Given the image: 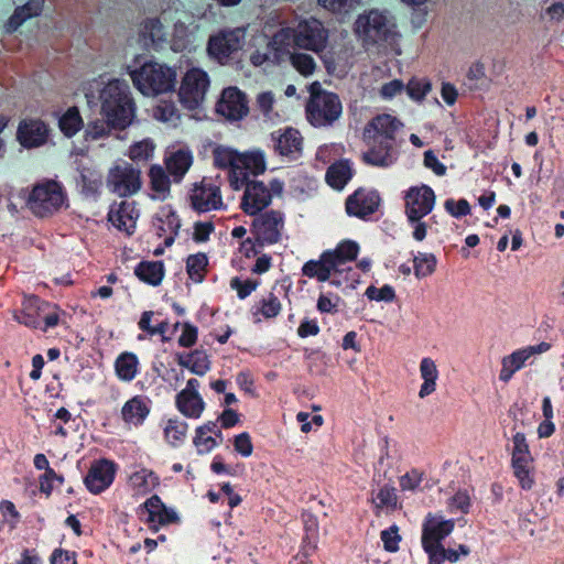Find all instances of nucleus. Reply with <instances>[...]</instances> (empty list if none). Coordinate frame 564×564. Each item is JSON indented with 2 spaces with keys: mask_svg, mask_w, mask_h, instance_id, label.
Wrapping results in <instances>:
<instances>
[{
  "mask_svg": "<svg viewBox=\"0 0 564 564\" xmlns=\"http://www.w3.org/2000/svg\"><path fill=\"white\" fill-rule=\"evenodd\" d=\"M214 164L228 171L230 186L240 189L250 175L257 176L265 171V162L260 152L238 153L236 150L217 145L213 150Z\"/></svg>",
  "mask_w": 564,
  "mask_h": 564,
  "instance_id": "f257e3e1",
  "label": "nucleus"
},
{
  "mask_svg": "<svg viewBox=\"0 0 564 564\" xmlns=\"http://www.w3.org/2000/svg\"><path fill=\"white\" fill-rule=\"evenodd\" d=\"M101 113L107 124L122 130L131 124L134 117V104L126 83L118 79L109 82L100 93Z\"/></svg>",
  "mask_w": 564,
  "mask_h": 564,
  "instance_id": "f03ea898",
  "label": "nucleus"
},
{
  "mask_svg": "<svg viewBox=\"0 0 564 564\" xmlns=\"http://www.w3.org/2000/svg\"><path fill=\"white\" fill-rule=\"evenodd\" d=\"M354 33L365 46L388 43L398 35L395 23L387 11L370 9L354 22Z\"/></svg>",
  "mask_w": 564,
  "mask_h": 564,
  "instance_id": "7ed1b4c3",
  "label": "nucleus"
},
{
  "mask_svg": "<svg viewBox=\"0 0 564 564\" xmlns=\"http://www.w3.org/2000/svg\"><path fill=\"white\" fill-rule=\"evenodd\" d=\"M308 90L310 98L305 106L308 122L314 127H326L334 123L343 111L339 97L323 89L318 82L311 84Z\"/></svg>",
  "mask_w": 564,
  "mask_h": 564,
  "instance_id": "20e7f679",
  "label": "nucleus"
},
{
  "mask_svg": "<svg viewBox=\"0 0 564 564\" xmlns=\"http://www.w3.org/2000/svg\"><path fill=\"white\" fill-rule=\"evenodd\" d=\"M176 70L156 62L144 63L131 74L132 82L144 96H158L174 89Z\"/></svg>",
  "mask_w": 564,
  "mask_h": 564,
  "instance_id": "39448f33",
  "label": "nucleus"
},
{
  "mask_svg": "<svg viewBox=\"0 0 564 564\" xmlns=\"http://www.w3.org/2000/svg\"><path fill=\"white\" fill-rule=\"evenodd\" d=\"M357 253L358 246L355 242L346 241L334 251L324 252L319 260L305 263L302 272L308 278H316L324 282L330 278L332 272H340L346 262L355 260Z\"/></svg>",
  "mask_w": 564,
  "mask_h": 564,
  "instance_id": "423d86ee",
  "label": "nucleus"
},
{
  "mask_svg": "<svg viewBox=\"0 0 564 564\" xmlns=\"http://www.w3.org/2000/svg\"><path fill=\"white\" fill-rule=\"evenodd\" d=\"M105 184L112 195L120 198L130 197L142 188V172L131 163H116L108 169Z\"/></svg>",
  "mask_w": 564,
  "mask_h": 564,
  "instance_id": "0eeeda50",
  "label": "nucleus"
},
{
  "mask_svg": "<svg viewBox=\"0 0 564 564\" xmlns=\"http://www.w3.org/2000/svg\"><path fill=\"white\" fill-rule=\"evenodd\" d=\"M65 194L54 181H47L33 187L28 205L39 217H47L58 212L65 204Z\"/></svg>",
  "mask_w": 564,
  "mask_h": 564,
  "instance_id": "6e6552de",
  "label": "nucleus"
},
{
  "mask_svg": "<svg viewBox=\"0 0 564 564\" xmlns=\"http://www.w3.org/2000/svg\"><path fill=\"white\" fill-rule=\"evenodd\" d=\"M208 87V75L199 68H192L182 78L178 90L180 101L186 108L195 109L204 101Z\"/></svg>",
  "mask_w": 564,
  "mask_h": 564,
  "instance_id": "1a4fd4ad",
  "label": "nucleus"
},
{
  "mask_svg": "<svg viewBox=\"0 0 564 564\" xmlns=\"http://www.w3.org/2000/svg\"><path fill=\"white\" fill-rule=\"evenodd\" d=\"M453 528L452 521H442L437 518H431L424 524L422 542L424 550L430 555L431 564H441L444 560L445 549L440 541L448 535Z\"/></svg>",
  "mask_w": 564,
  "mask_h": 564,
  "instance_id": "9d476101",
  "label": "nucleus"
},
{
  "mask_svg": "<svg viewBox=\"0 0 564 564\" xmlns=\"http://www.w3.org/2000/svg\"><path fill=\"white\" fill-rule=\"evenodd\" d=\"M246 29H225L209 37L208 53L218 62H226L229 56L240 50L245 42Z\"/></svg>",
  "mask_w": 564,
  "mask_h": 564,
  "instance_id": "9b49d317",
  "label": "nucleus"
},
{
  "mask_svg": "<svg viewBox=\"0 0 564 564\" xmlns=\"http://www.w3.org/2000/svg\"><path fill=\"white\" fill-rule=\"evenodd\" d=\"M327 31L316 19L302 21L294 33V45L301 48L318 52L326 45Z\"/></svg>",
  "mask_w": 564,
  "mask_h": 564,
  "instance_id": "f8f14e48",
  "label": "nucleus"
},
{
  "mask_svg": "<svg viewBox=\"0 0 564 564\" xmlns=\"http://www.w3.org/2000/svg\"><path fill=\"white\" fill-rule=\"evenodd\" d=\"M433 191L425 186L412 187L405 195V212L410 220L416 221L427 215L434 205Z\"/></svg>",
  "mask_w": 564,
  "mask_h": 564,
  "instance_id": "ddd939ff",
  "label": "nucleus"
},
{
  "mask_svg": "<svg viewBox=\"0 0 564 564\" xmlns=\"http://www.w3.org/2000/svg\"><path fill=\"white\" fill-rule=\"evenodd\" d=\"M219 115L229 120H239L248 113L246 95L236 87L225 88L216 105Z\"/></svg>",
  "mask_w": 564,
  "mask_h": 564,
  "instance_id": "4468645a",
  "label": "nucleus"
},
{
  "mask_svg": "<svg viewBox=\"0 0 564 564\" xmlns=\"http://www.w3.org/2000/svg\"><path fill=\"white\" fill-rule=\"evenodd\" d=\"M402 123L391 115L382 113L375 117L365 128L364 139L368 144L387 142L394 137V133Z\"/></svg>",
  "mask_w": 564,
  "mask_h": 564,
  "instance_id": "2eb2a0df",
  "label": "nucleus"
},
{
  "mask_svg": "<svg viewBox=\"0 0 564 564\" xmlns=\"http://www.w3.org/2000/svg\"><path fill=\"white\" fill-rule=\"evenodd\" d=\"M257 239L262 243L273 245L280 240L284 219L281 213L270 210L259 216L254 221Z\"/></svg>",
  "mask_w": 564,
  "mask_h": 564,
  "instance_id": "dca6fc26",
  "label": "nucleus"
},
{
  "mask_svg": "<svg viewBox=\"0 0 564 564\" xmlns=\"http://www.w3.org/2000/svg\"><path fill=\"white\" fill-rule=\"evenodd\" d=\"M191 203L198 212L219 209L223 206L220 188L203 181L194 186Z\"/></svg>",
  "mask_w": 564,
  "mask_h": 564,
  "instance_id": "f3484780",
  "label": "nucleus"
},
{
  "mask_svg": "<svg viewBox=\"0 0 564 564\" xmlns=\"http://www.w3.org/2000/svg\"><path fill=\"white\" fill-rule=\"evenodd\" d=\"M246 191L241 202L242 210L250 215H257L271 202L270 191L260 182H246Z\"/></svg>",
  "mask_w": 564,
  "mask_h": 564,
  "instance_id": "a211bd4d",
  "label": "nucleus"
},
{
  "mask_svg": "<svg viewBox=\"0 0 564 564\" xmlns=\"http://www.w3.org/2000/svg\"><path fill=\"white\" fill-rule=\"evenodd\" d=\"M115 473L116 467L112 462L100 459L90 467L85 484L91 492L99 494L110 486Z\"/></svg>",
  "mask_w": 564,
  "mask_h": 564,
  "instance_id": "6ab92c4d",
  "label": "nucleus"
},
{
  "mask_svg": "<svg viewBox=\"0 0 564 564\" xmlns=\"http://www.w3.org/2000/svg\"><path fill=\"white\" fill-rule=\"evenodd\" d=\"M17 138L24 148H37L46 142L48 129L41 120H24L19 124Z\"/></svg>",
  "mask_w": 564,
  "mask_h": 564,
  "instance_id": "aec40b11",
  "label": "nucleus"
},
{
  "mask_svg": "<svg viewBox=\"0 0 564 564\" xmlns=\"http://www.w3.org/2000/svg\"><path fill=\"white\" fill-rule=\"evenodd\" d=\"M379 196L376 193L356 191L346 203V209L350 215L365 217L372 214L379 206Z\"/></svg>",
  "mask_w": 564,
  "mask_h": 564,
  "instance_id": "412c9836",
  "label": "nucleus"
},
{
  "mask_svg": "<svg viewBox=\"0 0 564 564\" xmlns=\"http://www.w3.org/2000/svg\"><path fill=\"white\" fill-rule=\"evenodd\" d=\"M195 380H189L176 399L178 410L188 417H199L204 410V402L195 389Z\"/></svg>",
  "mask_w": 564,
  "mask_h": 564,
  "instance_id": "4be33fe9",
  "label": "nucleus"
},
{
  "mask_svg": "<svg viewBox=\"0 0 564 564\" xmlns=\"http://www.w3.org/2000/svg\"><path fill=\"white\" fill-rule=\"evenodd\" d=\"M44 2L45 0H29L23 6L15 8L13 14L6 23V31L8 33H13L26 20L41 15L44 8Z\"/></svg>",
  "mask_w": 564,
  "mask_h": 564,
  "instance_id": "5701e85b",
  "label": "nucleus"
},
{
  "mask_svg": "<svg viewBox=\"0 0 564 564\" xmlns=\"http://www.w3.org/2000/svg\"><path fill=\"white\" fill-rule=\"evenodd\" d=\"M138 216L134 203L122 200L116 210L109 213V220L118 229L130 234L135 228Z\"/></svg>",
  "mask_w": 564,
  "mask_h": 564,
  "instance_id": "b1692460",
  "label": "nucleus"
},
{
  "mask_svg": "<svg viewBox=\"0 0 564 564\" xmlns=\"http://www.w3.org/2000/svg\"><path fill=\"white\" fill-rule=\"evenodd\" d=\"M139 39L145 47H156L166 40V32L159 19H147L141 23Z\"/></svg>",
  "mask_w": 564,
  "mask_h": 564,
  "instance_id": "393cba45",
  "label": "nucleus"
},
{
  "mask_svg": "<svg viewBox=\"0 0 564 564\" xmlns=\"http://www.w3.org/2000/svg\"><path fill=\"white\" fill-rule=\"evenodd\" d=\"M149 180L153 197L164 198L171 189V181L165 170L160 165H153L149 170Z\"/></svg>",
  "mask_w": 564,
  "mask_h": 564,
  "instance_id": "a878e982",
  "label": "nucleus"
},
{
  "mask_svg": "<svg viewBox=\"0 0 564 564\" xmlns=\"http://www.w3.org/2000/svg\"><path fill=\"white\" fill-rule=\"evenodd\" d=\"M192 161L188 151L178 150L166 160V169L175 180H180L192 165Z\"/></svg>",
  "mask_w": 564,
  "mask_h": 564,
  "instance_id": "bb28decb",
  "label": "nucleus"
},
{
  "mask_svg": "<svg viewBox=\"0 0 564 564\" xmlns=\"http://www.w3.org/2000/svg\"><path fill=\"white\" fill-rule=\"evenodd\" d=\"M163 264L161 262H142L135 269V274L144 282L156 285L163 278Z\"/></svg>",
  "mask_w": 564,
  "mask_h": 564,
  "instance_id": "cd10ccee",
  "label": "nucleus"
},
{
  "mask_svg": "<svg viewBox=\"0 0 564 564\" xmlns=\"http://www.w3.org/2000/svg\"><path fill=\"white\" fill-rule=\"evenodd\" d=\"M351 176V170L346 162L333 164L327 171V182L335 188H343Z\"/></svg>",
  "mask_w": 564,
  "mask_h": 564,
  "instance_id": "c85d7f7f",
  "label": "nucleus"
},
{
  "mask_svg": "<svg viewBox=\"0 0 564 564\" xmlns=\"http://www.w3.org/2000/svg\"><path fill=\"white\" fill-rule=\"evenodd\" d=\"M302 139L300 132L293 129H288L282 133L276 143V149L282 155L296 152L301 148Z\"/></svg>",
  "mask_w": 564,
  "mask_h": 564,
  "instance_id": "c756f323",
  "label": "nucleus"
},
{
  "mask_svg": "<svg viewBox=\"0 0 564 564\" xmlns=\"http://www.w3.org/2000/svg\"><path fill=\"white\" fill-rule=\"evenodd\" d=\"M83 120L77 107H70L59 119V128L65 135L72 137L80 130Z\"/></svg>",
  "mask_w": 564,
  "mask_h": 564,
  "instance_id": "7c9ffc66",
  "label": "nucleus"
},
{
  "mask_svg": "<svg viewBox=\"0 0 564 564\" xmlns=\"http://www.w3.org/2000/svg\"><path fill=\"white\" fill-rule=\"evenodd\" d=\"M533 355V348L524 349L519 352L511 355L503 361V369L501 377L503 380H508L511 375L521 367L527 358Z\"/></svg>",
  "mask_w": 564,
  "mask_h": 564,
  "instance_id": "2f4dec72",
  "label": "nucleus"
},
{
  "mask_svg": "<svg viewBox=\"0 0 564 564\" xmlns=\"http://www.w3.org/2000/svg\"><path fill=\"white\" fill-rule=\"evenodd\" d=\"M378 149H370L364 154V160L370 164L384 166L390 162V145L387 142H377Z\"/></svg>",
  "mask_w": 564,
  "mask_h": 564,
  "instance_id": "473e14b6",
  "label": "nucleus"
},
{
  "mask_svg": "<svg viewBox=\"0 0 564 564\" xmlns=\"http://www.w3.org/2000/svg\"><path fill=\"white\" fill-rule=\"evenodd\" d=\"M154 145L149 140L135 142L129 148L128 156L132 162H147L153 153Z\"/></svg>",
  "mask_w": 564,
  "mask_h": 564,
  "instance_id": "72a5a7b5",
  "label": "nucleus"
},
{
  "mask_svg": "<svg viewBox=\"0 0 564 564\" xmlns=\"http://www.w3.org/2000/svg\"><path fill=\"white\" fill-rule=\"evenodd\" d=\"M207 258L203 253H198L195 256H191L187 259V273L189 278L196 282H199L203 280L205 270L207 267Z\"/></svg>",
  "mask_w": 564,
  "mask_h": 564,
  "instance_id": "f704fd0d",
  "label": "nucleus"
},
{
  "mask_svg": "<svg viewBox=\"0 0 564 564\" xmlns=\"http://www.w3.org/2000/svg\"><path fill=\"white\" fill-rule=\"evenodd\" d=\"M149 410L147 405L138 398H133L122 409L123 419L128 421H140L145 417Z\"/></svg>",
  "mask_w": 564,
  "mask_h": 564,
  "instance_id": "c9c22d12",
  "label": "nucleus"
},
{
  "mask_svg": "<svg viewBox=\"0 0 564 564\" xmlns=\"http://www.w3.org/2000/svg\"><path fill=\"white\" fill-rule=\"evenodd\" d=\"M137 358L131 354L121 355L116 364L118 375L126 380L132 379L137 372Z\"/></svg>",
  "mask_w": 564,
  "mask_h": 564,
  "instance_id": "e433bc0d",
  "label": "nucleus"
},
{
  "mask_svg": "<svg viewBox=\"0 0 564 564\" xmlns=\"http://www.w3.org/2000/svg\"><path fill=\"white\" fill-rule=\"evenodd\" d=\"M295 29L282 28L272 37L270 45L276 52H284L294 44Z\"/></svg>",
  "mask_w": 564,
  "mask_h": 564,
  "instance_id": "4c0bfd02",
  "label": "nucleus"
},
{
  "mask_svg": "<svg viewBox=\"0 0 564 564\" xmlns=\"http://www.w3.org/2000/svg\"><path fill=\"white\" fill-rule=\"evenodd\" d=\"M421 371L425 380L420 391V397L423 398L424 395L429 394L431 391L434 390L436 378L435 365L431 360L424 359L421 365Z\"/></svg>",
  "mask_w": 564,
  "mask_h": 564,
  "instance_id": "58836bf2",
  "label": "nucleus"
},
{
  "mask_svg": "<svg viewBox=\"0 0 564 564\" xmlns=\"http://www.w3.org/2000/svg\"><path fill=\"white\" fill-rule=\"evenodd\" d=\"M318 3L328 11L337 14H346L354 10L359 0H318Z\"/></svg>",
  "mask_w": 564,
  "mask_h": 564,
  "instance_id": "ea45409f",
  "label": "nucleus"
},
{
  "mask_svg": "<svg viewBox=\"0 0 564 564\" xmlns=\"http://www.w3.org/2000/svg\"><path fill=\"white\" fill-rule=\"evenodd\" d=\"M408 95L416 101H422L431 90V83L427 80L412 78L406 85Z\"/></svg>",
  "mask_w": 564,
  "mask_h": 564,
  "instance_id": "a19ab883",
  "label": "nucleus"
},
{
  "mask_svg": "<svg viewBox=\"0 0 564 564\" xmlns=\"http://www.w3.org/2000/svg\"><path fill=\"white\" fill-rule=\"evenodd\" d=\"M153 116L160 121H170L176 116V108L172 101H161L153 110Z\"/></svg>",
  "mask_w": 564,
  "mask_h": 564,
  "instance_id": "79ce46f5",
  "label": "nucleus"
},
{
  "mask_svg": "<svg viewBox=\"0 0 564 564\" xmlns=\"http://www.w3.org/2000/svg\"><path fill=\"white\" fill-rule=\"evenodd\" d=\"M293 66L302 74L310 75L313 73L315 65L313 58L306 54H294L291 56Z\"/></svg>",
  "mask_w": 564,
  "mask_h": 564,
  "instance_id": "37998d69",
  "label": "nucleus"
},
{
  "mask_svg": "<svg viewBox=\"0 0 564 564\" xmlns=\"http://www.w3.org/2000/svg\"><path fill=\"white\" fill-rule=\"evenodd\" d=\"M404 89V85L399 79H393L387 84H384L380 88V95L384 99H391L395 97L397 95L401 94Z\"/></svg>",
  "mask_w": 564,
  "mask_h": 564,
  "instance_id": "c03bdc74",
  "label": "nucleus"
},
{
  "mask_svg": "<svg viewBox=\"0 0 564 564\" xmlns=\"http://www.w3.org/2000/svg\"><path fill=\"white\" fill-rule=\"evenodd\" d=\"M366 294L370 300H376V301H381V300L389 301L394 295L392 289L389 286H383L381 289H377L375 286H369L366 291Z\"/></svg>",
  "mask_w": 564,
  "mask_h": 564,
  "instance_id": "a18cd8bd",
  "label": "nucleus"
},
{
  "mask_svg": "<svg viewBox=\"0 0 564 564\" xmlns=\"http://www.w3.org/2000/svg\"><path fill=\"white\" fill-rule=\"evenodd\" d=\"M144 507L149 513L148 521L152 523L155 522V517L159 514V512L163 511V509L165 508L161 500L155 496L150 498L145 502Z\"/></svg>",
  "mask_w": 564,
  "mask_h": 564,
  "instance_id": "49530a36",
  "label": "nucleus"
},
{
  "mask_svg": "<svg viewBox=\"0 0 564 564\" xmlns=\"http://www.w3.org/2000/svg\"><path fill=\"white\" fill-rule=\"evenodd\" d=\"M377 507H394L397 505V496L393 490L381 489L377 496Z\"/></svg>",
  "mask_w": 564,
  "mask_h": 564,
  "instance_id": "de8ad7c7",
  "label": "nucleus"
},
{
  "mask_svg": "<svg viewBox=\"0 0 564 564\" xmlns=\"http://www.w3.org/2000/svg\"><path fill=\"white\" fill-rule=\"evenodd\" d=\"M232 286L238 291L239 296L243 299L257 288V282L251 280L241 281L239 279H235L232 281Z\"/></svg>",
  "mask_w": 564,
  "mask_h": 564,
  "instance_id": "09e8293b",
  "label": "nucleus"
},
{
  "mask_svg": "<svg viewBox=\"0 0 564 564\" xmlns=\"http://www.w3.org/2000/svg\"><path fill=\"white\" fill-rule=\"evenodd\" d=\"M445 206L454 216L467 215L469 213V205L465 199H460L458 202L448 200Z\"/></svg>",
  "mask_w": 564,
  "mask_h": 564,
  "instance_id": "8fccbe9b",
  "label": "nucleus"
},
{
  "mask_svg": "<svg viewBox=\"0 0 564 564\" xmlns=\"http://www.w3.org/2000/svg\"><path fill=\"white\" fill-rule=\"evenodd\" d=\"M382 540L388 551H395L398 549V542L400 541V536L398 535L397 529L391 528L388 531H383Z\"/></svg>",
  "mask_w": 564,
  "mask_h": 564,
  "instance_id": "3c124183",
  "label": "nucleus"
},
{
  "mask_svg": "<svg viewBox=\"0 0 564 564\" xmlns=\"http://www.w3.org/2000/svg\"><path fill=\"white\" fill-rule=\"evenodd\" d=\"M197 333L196 329L188 324L183 325V333L178 339V343L184 347H191L196 341Z\"/></svg>",
  "mask_w": 564,
  "mask_h": 564,
  "instance_id": "603ef678",
  "label": "nucleus"
},
{
  "mask_svg": "<svg viewBox=\"0 0 564 564\" xmlns=\"http://www.w3.org/2000/svg\"><path fill=\"white\" fill-rule=\"evenodd\" d=\"M274 104V98L271 93H262L257 98V107L264 113L268 115Z\"/></svg>",
  "mask_w": 564,
  "mask_h": 564,
  "instance_id": "864d4df0",
  "label": "nucleus"
},
{
  "mask_svg": "<svg viewBox=\"0 0 564 564\" xmlns=\"http://www.w3.org/2000/svg\"><path fill=\"white\" fill-rule=\"evenodd\" d=\"M424 163L427 167L432 169L437 175L445 173V166L438 162L432 151H427L424 154Z\"/></svg>",
  "mask_w": 564,
  "mask_h": 564,
  "instance_id": "5fc2aeb1",
  "label": "nucleus"
},
{
  "mask_svg": "<svg viewBox=\"0 0 564 564\" xmlns=\"http://www.w3.org/2000/svg\"><path fill=\"white\" fill-rule=\"evenodd\" d=\"M235 447L242 455H250L252 452V445L247 434H240L236 437Z\"/></svg>",
  "mask_w": 564,
  "mask_h": 564,
  "instance_id": "6e6d98bb",
  "label": "nucleus"
},
{
  "mask_svg": "<svg viewBox=\"0 0 564 564\" xmlns=\"http://www.w3.org/2000/svg\"><path fill=\"white\" fill-rule=\"evenodd\" d=\"M441 94L445 102L449 106H453L458 97L457 89L448 83L442 85Z\"/></svg>",
  "mask_w": 564,
  "mask_h": 564,
  "instance_id": "4d7b16f0",
  "label": "nucleus"
},
{
  "mask_svg": "<svg viewBox=\"0 0 564 564\" xmlns=\"http://www.w3.org/2000/svg\"><path fill=\"white\" fill-rule=\"evenodd\" d=\"M185 433V426L175 421H170L165 427L166 437L176 441Z\"/></svg>",
  "mask_w": 564,
  "mask_h": 564,
  "instance_id": "13d9d810",
  "label": "nucleus"
},
{
  "mask_svg": "<svg viewBox=\"0 0 564 564\" xmlns=\"http://www.w3.org/2000/svg\"><path fill=\"white\" fill-rule=\"evenodd\" d=\"M212 231V223H199L195 226L194 238L197 241H205Z\"/></svg>",
  "mask_w": 564,
  "mask_h": 564,
  "instance_id": "bf43d9fd",
  "label": "nucleus"
},
{
  "mask_svg": "<svg viewBox=\"0 0 564 564\" xmlns=\"http://www.w3.org/2000/svg\"><path fill=\"white\" fill-rule=\"evenodd\" d=\"M151 317H152V313H150V312H147V313L143 314V316H142L141 321H140L141 328L147 329L151 334H154L156 332L163 333L164 332V327H165V323L161 322L158 325V327H152L150 325Z\"/></svg>",
  "mask_w": 564,
  "mask_h": 564,
  "instance_id": "052dcab7",
  "label": "nucleus"
},
{
  "mask_svg": "<svg viewBox=\"0 0 564 564\" xmlns=\"http://www.w3.org/2000/svg\"><path fill=\"white\" fill-rule=\"evenodd\" d=\"M204 435H205V433H204L203 429L202 427L198 429L197 436L195 437L194 443L197 447L203 446L202 449H209L214 446L215 441L213 437H210V436L204 437Z\"/></svg>",
  "mask_w": 564,
  "mask_h": 564,
  "instance_id": "680f3d73",
  "label": "nucleus"
},
{
  "mask_svg": "<svg viewBox=\"0 0 564 564\" xmlns=\"http://www.w3.org/2000/svg\"><path fill=\"white\" fill-rule=\"evenodd\" d=\"M514 444H516V447H514V453H513V459L517 457H522V459H527L525 456H527V452H528V446L524 443V436L520 435V434L516 435Z\"/></svg>",
  "mask_w": 564,
  "mask_h": 564,
  "instance_id": "e2e57ef3",
  "label": "nucleus"
},
{
  "mask_svg": "<svg viewBox=\"0 0 564 564\" xmlns=\"http://www.w3.org/2000/svg\"><path fill=\"white\" fill-rule=\"evenodd\" d=\"M177 519V514L173 510L164 508L163 511H160L155 517V522L159 524H167L176 522Z\"/></svg>",
  "mask_w": 564,
  "mask_h": 564,
  "instance_id": "0e129e2a",
  "label": "nucleus"
},
{
  "mask_svg": "<svg viewBox=\"0 0 564 564\" xmlns=\"http://www.w3.org/2000/svg\"><path fill=\"white\" fill-rule=\"evenodd\" d=\"M177 519V514L173 510L164 508L163 511H160L155 517V522L159 524H167L176 522Z\"/></svg>",
  "mask_w": 564,
  "mask_h": 564,
  "instance_id": "69168bd1",
  "label": "nucleus"
},
{
  "mask_svg": "<svg viewBox=\"0 0 564 564\" xmlns=\"http://www.w3.org/2000/svg\"><path fill=\"white\" fill-rule=\"evenodd\" d=\"M177 519V514L173 510L164 508L163 511H160L155 517V522L159 524H167L176 522Z\"/></svg>",
  "mask_w": 564,
  "mask_h": 564,
  "instance_id": "338daca9",
  "label": "nucleus"
},
{
  "mask_svg": "<svg viewBox=\"0 0 564 564\" xmlns=\"http://www.w3.org/2000/svg\"><path fill=\"white\" fill-rule=\"evenodd\" d=\"M52 564H76V561L65 551H55L52 557Z\"/></svg>",
  "mask_w": 564,
  "mask_h": 564,
  "instance_id": "774afa93",
  "label": "nucleus"
}]
</instances>
